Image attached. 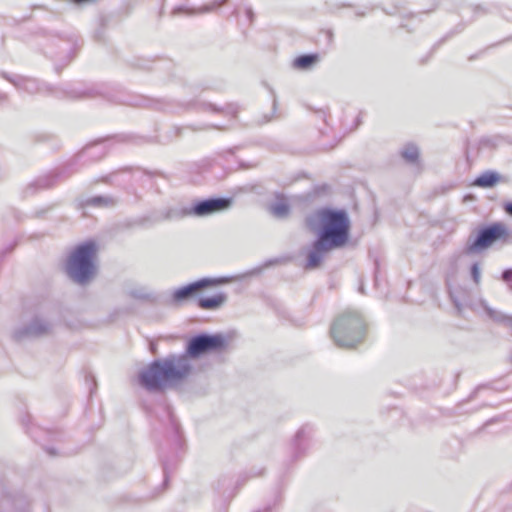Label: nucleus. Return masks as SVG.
Wrapping results in <instances>:
<instances>
[{
  "mask_svg": "<svg viewBox=\"0 0 512 512\" xmlns=\"http://www.w3.org/2000/svg\"><path fill=\"white\" fill-rule=\"evenodd\" d=\"M227 346L222 334H200L192 337L184 355H170L153 361L139 373V383L148 391H161L171 387L186 377L192 370L190 358H198L206 353L220 352Z\"/></svg>",
  "mask_w": 512,
  "mask_h": 512,
  "instance_id": "obj_1",
  "label": "nucleus"
},
{
  "mask_svg": "<svg viewBox=\"0 0 512 512\" xmlns=\"http://www.w3.org/2000/svg\"><path fill=\"white\" fill-rule=\"evenodd\" d=\"M310 227L317 232L318 238L307 253V269L320 266L327 255L342 248L349 239L350 220L345 210L323 208L309 219Z\"/></svg>",
  "mask_w": 512,
  "mask_h": 512,
  "instance_id": "obj_2",
  "label": "nucleus"
},
{
  "mask_svg": "<svg viewBox=\"0 0 512 512\" xmlns=\"http://www.w3.org/2000/svg\"><path fill=\"white\" fill-rule=\"evenodd\" d=\"M365 323L357 311H345L333 322L330 334L338 347L353 348L364 338Z\"/></svg>",
  "mask_w": 512,
  "mask_h": 512,
  "instance_id": "obj_3",
  "label": "nucleus"
},
{
  "mask_svg": "<svg viewBox=\"0 0 512 512\" xmlns=\"http://www.w3.org/2000/svg\"><path fill=\"white\" fill-rule=\"evenodd\" d=\"M96 256L95 242L87 241L78 245L67 260L66 271L69 277L78 284L90 281L96 271Z\"/></svg>",
  "mask_w": 512,
  "mask_h": 512,
  "instance_id": "obj_4",
  "label": "nucleus"
},
{
  "mask_svg": "<svg viewBox=\"0 0 512 512\" xmlns=\"http://www.w3.org/2000/svg\"><path fill=\"white\" fill-rule=\"evenodd\" d=\"M498 240H502L504 243L509 242L507 227L500 222L481 229L475 238L470 237L467 240L464 253H480Z\"/></svg>",
  "mask_w": 512,
  "mask_h": 512,
  "instance_id": "obj_5",
  "label": "nucleus"
},
{
  "mask_svg": "<svg viewBox=\"0 0 512 512\" xmlns=\"http://www.w3.org/2000/svg\"><path fill=\"white\" fill-rule=\"evenodd\" d=\"M228 282L226 278H203L186 286L175 289L167 303L171 305H179L186 302L196 293L209 286H216L221 283Z\"/></svg>",
  "mask_w": 512,
  "mask_h": 512,
  "instance_id": "obj_6",
  "label": "nucleus"
},
{
  "mask_svg": "<svg viewBox=\"0 0 512 512\" xmlns=\"http://www.w3.org/2000/svg\"><path fill=\"white\" fill-rule=\"evenodd\" d=\"M53 324L47 319L36 316L31 319L29 324L23 329H16L14 331V337L17 340H21L25 337H38L43 336L51 332Z\"/></svg>",
  "mask_w": 512,
  "mask_h": 512,
  "instance_id": "obj_7",
  "label": "nucleus"
},
{
  "mask_svg": "<svg viewBox=\"0 0 512 512\" xmlns=\"http://www.w3.org/2000/svg\"><path fill=\"white\" fill-rule=\"evenodd\" d=\"M230 205V200L224 198L207 199L196 203L191 212L192 214L204 217L215 212L225 210Z\"/></svg>",
  "mask_w": 512,
  "mask_h": 512,
  "instance_id": "obj_8",
  "label": "nucleus"
},
{
  "mask_svg": "<svg viewBox=\"0 0 512 512\" xmlns=\"http://www.w3.org/2000/svg\"><path fill=\"white\" fill-rule=\"evenodd\" d=\"M509 181L510 178L508 176L493 170H487L475 179L474 185L481 188H492L498 183L507 184Z\"/></svg>",
  "mask_w": 512,
  "mask_h": 512,
  "instance_id": "obj_9",
  "label": "nucleus"
},
{
  "mask_svg": "<svg viewBox=\"0 0 512 512\" xmlns=\"http://www.w3.org/2000/svg\"><path fill=\"white\" fill-rule=\"evenodd\" d=\"M2 76L11 82L17 89L23 90L29 94H34L42 90L39 82L34 78H26L19 75L8 76L3 73Z\"/></svg>",
  "mask_w": 512,
  "mask_h": 512,
  "instance_id": "obj_10",
  "label": "nucleus"
},
{
  "mask_svg": "<svg viewBox=\"0 0 512 512\" xmlns=\"http://www.w3.org/2000/svg\"><path fill=\"white\" fill-rule=\"evenodd\" d=\"M320 114L323 117L324 122L331 127L335 135H344L354 130L359 125L358 121L354 126H348L341 118L331 114L327 115L325 111H320Z\"/></svg>",
  "mask_w": 512,
  "mask_h": 512,
  "instance_id": "obj_11",
  "label": "nucleus"
},
{
  "mask_svg": "<svg viewBox=\"0 0 512 512\" xmlns=\"http://www.w3.org/2000/svg\"><path fill=\"white\" fill-rule=\"evenodd\" d=\"M201 106L204 111H211L213 113L223 115L227 118L228 123L235 119L239 112V107L234 103L226 104L223 107H218L211 103H203Z\"/></svg>",
  "mask_w": 512,
  "mask_h": 512,
  "instance_id": "obj_12",
  "label": "nucleus"
},
{
  "mask_svg": "<svg viewBox=\"0 0 512 512\" xmlns=\"http://www.w3.org/2000/svg\"><path fill=\"white\" fill-rule=\"evenodd\" d=\"M271 214L277 218H285L290 212L288 199L280 194L275 196L274 201L269 205Z\"/></svg>",
  "mask_w": 512,
  "mask_h": 512,
  "instance_id": "obj_13",
  "label": "nucleus"
},
{
  "mask_svg": "<svg viewBox=\"0 0 512 512\" xmlns=\"http://www.w3.org/2000/svg\"><path fill=\"white\" fill-rule=\"evenodd\" d=\"M227 300L225 293H217L211 297L200 298L198 305L205 310H216L220 308Z\"/></svg>",
  "mask_w": 512,
  "mask_h": 512,
  "instance_id": "obj_14",
  "label": "nucleus"
},
{
  "mask_svg": "<svg viewBox=\"0 0 512 512\" xmlns=\"http://www.w3.org/2000/svg\"><path fill=\"white\" fill-rule=\"evenodd\" d=\"M313 434V427L311 425H303L296 433L294 438L295 448L302 452L306 448V443L311 438Z\"/></svg>",
  "mask_w": 512,
  "mask_h": 512,
  "instance_id": "obj_15",
  "label": "nucleus"
},
{
  "mask_svg": "<svg viewBox=\"0 0 512 512\" xmlns=\"http://www.w3.org/2000/svg\"><path fill=\"white\" fill-rule=\"evenodd\" d=\"M319 60L317 54L301 55L294 60V67L302 70L311 68Z\"/></svg>",
  "mask_w": 512,
  "mask_h": 512,
  "instance_id": "obj_16",
  "label": "nucleus"
},
{
  "mask_svg": "<svg viewBox=\"0 0 512 512\" xmlns=\"http://www.w3.org/2000/svg\"><path fill=\"white\" fill-rule=\"evenodd\" d=\"M402 158L411 164H416L419 158V149L414 144H406L401 150Z\"/></svg>",
  "mask_w": 512,
  "mask_h": 512,
  "instance_id": "obj_17",
  "label": "nucleus"
},
{
  "mask_svg": "<svg viewBox=\"0 0 512 512\" xmlns=\"http://www.w3.org/2000/svg\"><path fill=\"white\" fill-rule=\"evenodd\" d=\"M471 307L474 311L482 310L489 318L493 320H499L501 318L500 313L489 307L487 302L483 299H480L478 303L473 304Z\"/></svg>",
  "mask_w": 512,
  "mask_h": 512,
  "instance_id": "obj_18",
  "label": "nucleus"
},
{
  "mask_svg": "<svg viewBox=\"0 0 512 512\" xmlns=\"http://www.w3.org/2000/svg\"><path fill=\"white\" fill-rule=\"evenodd\" d=\"M86 204L92 205V206H109V205H113L114 201H113V199H111L109 197L96 196V197L89 198L86 201Z\"/></svg>",
  "mask_w": 512,
  "mask_h": 512,
  "instance_id": "obj_19",
  "label": "nucleus"
},
{
  "mask_svg": "<svg viewBox=\"0 0 512 512\" xmlns=\"http://www.w3.org/2000/svg\"><path fill=\"white\" fill-rule=\"evenodd\" d=\"M481 263L474 262L470 267V277L474 284L479 285L481 281Z\"/></svg>",
  "mask_w": 512,
  "mask_h": 512,
  "instance_id": "obj_20",
  "label": "nucleus"
},
{
  "mask_svg": "<svg viewBox=\"0 0 512 512\" xmlns=\"http://www.w3.org/2000/svg\"><path fill=\"white\" fill-rule=\"evenodd\" d=\"M130 295L134 298L142 300H148L151 298V293L143 287L131 290Z\"/></svg>",
  "mask_w": 512,
  "mask_h": 512,
  "instance_id": "obj_21",
  "label": "nucleus"
},
{
  "mask_svg": "<svg viewBox=\"0 0 512 512\" xmlns=\"http://www.w3.org/2000/svg\"><path fill=\"white\" fill-rule=\"evenodd\" d=\"M226 2H227V0H214L210 5L206 6L203 10L211 11L217 7L224 5Z\"/></svg>",
  "mask_w": 512,
  "mask_h": 512,
  "instance_id": "obj_22",
  "label": "nucleus"
},
{
  "mask_svg": "<svg viewBox=\"0 0 512 512\" xmlns=\"http://www.w3.org/2000/svg\"><path fill=\"white\" fill-rule=\"evenodd\" d=\"M502 279L509 283L512 289V269H507L502 273Z\"/></svg>",
  "mask_w": 512,
  "mask_h": 512,
  "instance_id": "obj_23",
  "label": "nucleus"
},
{
  "mask_svg": "<svg viewBox=\"0 0 512 512\" xmlns=\"http://www.w3.org/2000/svg\"><path fill=\"white\" fill-rule=\"evenodd\" d=\"M245 15L250 23L253 22L254 19V13L253 10L250 7L245 8Z\"/></svg>",
  "mask_w": 512,
  "mask_h": 512,
  "instance_id": "obj_24",
  "label": "nucleus"
},
{
  "mask_svg": "<svg viewBox=\"0 0 512 512\" xmlns=\"http://www.w3.org/2000/svg\"><path fill=\"white\" fill-rule=\"evenodd\" d=\"M506 214L512 216V202H507L503 205Z\"/></svg>",
  "mask_w": 512,
  "mask_h": 512,
  "instance_id": "obj_25",
  "label": "nucleus"
},
{
  "mask_svg": "<svg viewBox=\"0 0 512 512\" xmlns=\"http://www.w3.org/2000/svg\"><path fill=\"white\" fill-rule=\"evenodd\" d=\"M227 124H214L213 126L218 129L225 128Z\"/></svg>",
  "mask_w": 512,
  "mask_h": 512,
  "instance_id": "obj_26",
  "label": "nucleus"
},
{
  "mask_svg": "<svg viewBox=\"0 0 512 512\" xmlns=\"http://www.w3.org/2000/svg\"><path fill=\"white\" fill-rule=\"evenodd\" d=\"M508 240H509L508 243H512V233L511 234L508 233Z\"/></svg>",
  "mask_w": 512,
  "mask_h": 512,
  "instance_id": "obj_27",
  "label": "nucleus"
},
{
  "mask_svg": "<svg viewBox=\"0 0 512 512\" xmlns=\"http://www.w3.org/2000/svg\"><path fill=\"white\" fill-rule=\"evenodd\" d=\"M455 305H456V307H457L458 311H459V312H461V307H460V305H459L457 302H455Z\"/></svg>",
  "mask_w": 512,
  "mask_h": 512,
  "instance_id": "obj_28",
  "label": "nucleus"
}]
</instances>
